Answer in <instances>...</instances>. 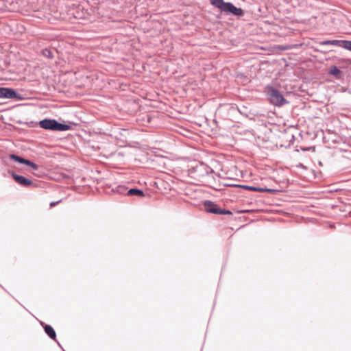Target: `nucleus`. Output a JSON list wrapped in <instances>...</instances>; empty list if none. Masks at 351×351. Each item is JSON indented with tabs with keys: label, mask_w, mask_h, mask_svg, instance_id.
I'll return each instance as SVG.
<instances>
[{
	"label": "nucleus",
	"mask_w": 351,
	"mask_h": 351,
	"mask_svg": "<svg viewBox=\"0 0 351 351\" xmlns=\"http://www.w3.org/2000/svg\"><path fill=\"white\" fill-rule=\"evenodd\" d=\"M128 195H137V196H144V193L143 191L136 189H131L128 191Z\"/></svg>",
	"instance_id": "nucleus-11"
},
{
	"label": "nucleus",
	"mask_w": 351,
	"mask_h": 351,
	"mask_svg": "<svg viewBox=\"0 0 351 351\" xmlns=\"http://www.w3.org/2000/svg\"><path fill=\"white\" fill-rule=\"evenodd\" d=\"M210 4L220 10L221 12L232 13L237 16H242L244 12L241 8L235 7L231 3L224 2L223 0H210Z\"/></svg>",
	"instance_id": "nucleus-1"
},
{
	"label": "nucleus",
	"mask_w": 351,
	"mask_h": 351,
	"mask_svg": "<svg viewBox=\"0 0 351 351\" xmlns=\"http://www.w3.org/2000/svg\"><path fill=\"white\" fill-rule=\"evenodd\" d=\"M39 125L43 129L54 131H66L71 128L70 125L60 123L53 119H45L40 121Z\"/></svg>",
	"instance_id": "nucleus-2"
},
{
	"label": "nucleus",
	"mask_w": 351,
	"mask_h": 351,
	"mask_svg": "<svg viewBox=\"0 0 351 351\" xmlns=\"http://www.w3.org/2000/svg\"><path fill=\"white\" fill-rule=\"evenodd\" d=\"M274 51H285L289 49L290 47L289 46H282V45H276L274 47Z\"/></svg>",
	"instance_id": "nucleus-13"
},
{
	"label": "nucleus",
	"mask_w": 351,
	"mask_h": 351,
	"mask_svg": "<svg viewBox=\"0 0 351 351\" xmlns=\"http://www.w3.org/2000/svg\"><path fill=\"white\" fill-rule=\"evenodd\" d=\"M205 209L206 211L215 214H223L224 212L222 211L216 204L213 203L212 202L208 201L204 204Z\"/></svg>",
	"instance_id": "nucleus-6"
},
{
	"label": "nucleus",
	"mask_w": 351,
	"mask_h": 351,
	"mask_svg": "<svg viewBox=\"0 0 351 351\" xmlns=\"http://www.w3.org/2000/svg\"><path fill=\"white\" fill-rule=\"evenodd\" d=\"M222 211L225 213L224 214H231V212H230L228 210H222Z\"/></svg>",
	"instance_id": "nucleus-16"
},
{
	"label": "nucleus",
	"mask_w": 351,
	"mask_h": 351,
	"mask_svg": "<svg viewBox=\"0 0 351 351\" xmlns=\"http://www.w3.org/2000/svg\"><path fill=\"white\" fill-rule=\"evenodd\" d=\"M13 178L14 180L19 184L24 186H29L32 184V181L17 174L14 173L12 175Z\"/></svg>",
	"instance_id": "nucleus-8"
},
{
	"label": "nucleus",
	"mask_w": 351,
	"mask_h": 351,
	"mask_svg": "<svg viewBox=\"0 0 351 351\" xmlns=\"http://www.w3.org/2000/svg\"><path fill=\"white\" fill-rule=\"evenodd\" d=\"M321 45H334L341 47L351 51V41L350 40H326L320 43Z\"/></svg>",
	"instance_id": "nucleus-4"
},
{
	"label": "nucleus",
	"mask_w": 351,
	"mask_h": 351,
	"mask_svg": "<svg viewBox=\"0 0 351 351\" xmlns=\"http://www.w3.org/2000/svg\"><path fill=\"white\" fill-rule=\"evenodd\" d=\"M61 202V200H59V201H57V202H52L50 203V207L52 208L53 206H55L56 205L58 204L60 202Z\"/></svg>",
	"instance_id": "nucleus-15"
},
{
	"label": "nucleus",
	"mask_w": 351,
	"mask_h": 351,
	"mask_svg": "<svg viewBox=\"0 0 351 351\" xmlns=\"http://www.w3.org/2000/svg\"><path fill=\"white\" fill-rule=\"evenodd\" d=\"M10 157L12 160H14V161H16L19 163H23L26 165H28V166L31 167L34 170H37L38 168V166L36 164L34 163L33 162H32L29 160H26L23 158H21L19 156L12 154V155H10Z\"/></svg>",
	"instance_id": "nucleus-5"
},
{
	"label": "nucleus",
	"mask_w": 351,
	"mask_h": 351,
	"mask_svg": "<svg viewBox=\"0 0 351 351\" xmlns=\"http://www.w3.org/2000/svg\"><path fill=\"white\" fill-rule=\"evenodd\" d=\"M270 101L275 106H280L287 103V100L283 97L282 94L276 89L270 90Z\"/></svg>",
	"instance_id": "nucleus-3"
},
{
	"label": "nucleus",
	"mask_w": 351,
	"mask_h": 351,
	"mask_svg": "<svg viewBox=\"0 0 351 351\" xmlns=\"http://www.w3.org/2000/svg\"><path fill=\"white\" fill-rule=\"evenodd\" d=\"M245 188L248 189L253 191H258V192H269V193H274L276 191L267 188H259V187H253V186H245Z\"/></svg>",
	"instance_id": "nucleus-10"
},
{
	"label": "nucleus",
	"mask_w": 351,
	"mask_h": 351,
	"mask_svg": "<svg viewBox=\"0 0 351 351\" xmlns=\"http://www.w3.org/2000/svg\"><path fill=\"white\" fill-rule=\"evenodd\" d=\"M42 53L43 56H45L47 58H53L51 51L47 49H43L42 51Z\"/></svg>",
	"instance_id": "nucleus-14"
},
{
	"label": "nucleus",
	"mask_w": 351,
	"mask_h": 351,
	"mask_svg": "<svg viewBox=\"0 0 351 351\" xmlns=\"http://www.w3.org/2000/svg\"><path fill=\"white\" fill-rule=\"evenodd\" d=\"M44 329L45 332L52 339H55L56 337V332L54 331L53 328L45 324L44 326Z\"/></svg>",
	"instance_id": "nucleus-9"
},
{
	"label": "nucleus",
	"mask_w": 351,
	"mask_h": 351,
	"mask_svg": "<svg viewBox=\"0 0 351 351\" xmlns=\"http://www.w3.org/2000/svg\"><path fill=\"white\" fill-rule=\"evenodd\" d=\"M329 73L335 76L336 77H339L341 71L337 66H334L330 68Z\"/></svg>",
	"instance_id": "nucleus-12"
},
{
	"label": "nucleus",
	"mask_w": 351,
	"mask_h": 351,
	"mask_svg": "<svg viewBox=\"0 0 351 351\" xmlns=\"http://www.w3.org/2000/svg\"><path fill=\"white\" fill-rule=\"evenodd\" d=\"M16 94L14 90L8 88H0V98H14Z\"/></svg>",
	"instance_id": "nucleus-7"
}]
</instances>
